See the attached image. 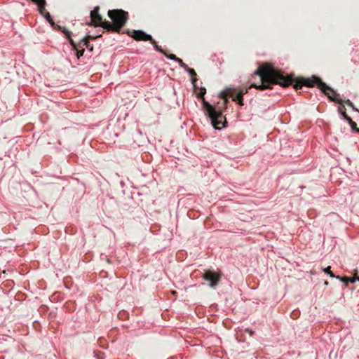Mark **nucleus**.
I'll return each mask as SVG.
<instances>
[{"mask_svg": "<svg viewBox=\"0 0 359 359\" xmlns=\"http://www.w3.org/2000/svg\"><path fill=\"white\" fill-rule=\"evenodd\" d=\"M346 120L348 122V123L350 124V126H351V129H352L353 131H355V132L359 133V128H357V124H356V123H355L354 121H353V120L351 118V117H346Z\"/></svg>", "mask_w": 359, "mask_h": 359, "instance_id": "dca6fc26", "label": "nucleus"}, {"mask_svg": "<svg viewBox=\"0 0 359 359\" xmlns=\"http://www.w3.org/2000/svg\"><path fill=\"white\" fill-rule=\"evenodd\" d=\"M79 43L81 46H82V47L85 46L90 50H93V46L90 44V41L87 40L86 39L83 38Z\"/></svg>", "mask_w": 359, "mask_h": 359, "instance_id": "f3484780", "label": "nucleus"}, {"mask_svg": "<svg viewBox=\"0 0 359 359\" xmlns=\"http://www.w3.org/2000/svg\"><path fill=\"white\" fill-rule=\"evenodd\" d=\"M338 110H339V112L343 116L344 119H346V117H349L346 114V109H345V107L344 106L343 107H339Z\"/></svg>", "mask_w": 359, "mask_h": 359, "instance_id": "aec40b11", "label": "nucleus"}, {"mask_svg": "<svg viewBox=\"0 0 359 359\" xmlns=\"http://www.w3.org/2000/svg\"><path fill=\"white\" fill-rule=\"evenodd\" d=\"M203 108L206 111V114L210 118L212 124L215 129H220L223 127L225 118L222 116V111H217L210 104L202 99Z\"/></svg>", "mask_w": 359, "mask_h": 359, "instance_id": "20e7f679", "label": "nucleus"}, {"mask_svg": "<svg viewBox=\"0 0 359 359\" xmlns=\"http://www.w3.org/2000/svg\"><path fill=\"white\" fill-rule=\"evenodd\" d=\"M166 57H168V58H169L170 60H175L177 62H178V64L180 65V67H182L184 69L188 68L187 65L185 64L182 59H180V57H177L174 54L166 55Z\"/></svg>", "mask_w": 359, "mask_h": 359, "instance_id": "f8f14e48", "label": "nucleus"}, {"mask_svg": "<svg viewBox=\"0 0 359 359\" xmlns=\"http://www.w3.org/2000/svg\"><path fill=\"white\" fill-rule=\"evenodd\" d=\"M109 18L112 20L104 22V29L108 32L120 33L121 28L125 25L128 20V12L122 9L109 10L107 13Z\"/></svg>", "mask_w": 359, "mask_h": 359, "instance_id": "7ed1b4c3", "label": "nucleus"}, {"mask_svg": "<svg viewBox=\"0 0 359 359\" xmlns=\"http://www.w3.org/2000/svg\"><path fill=\"white\" fill-rule=\"evenodd\" d=\"M127 34L136 41L152 40V36L142 30L128 31Z\"/></svg>", "mask_w": 359, "mask_h": 359, "instance_id": "6e6552de", "label": "nucleus"}, {"mask_svg": "<svg viewBox=\"0 0 359 359\" xmlns=\"http://www.w3.org/2000/svg\"><path fill=\"white\" fill-rule=\"evenodd\" d=\"M324 284H325V285H328V282H327V281H325Z\"/></svg>", "mask_w": 359, "mask_h": 359, "instance_id": "a878e982", "label": "nucleus"}, {"mask_svg": "<svg viewBox=\"0 0 359 359\" xmlns=\"http://www.w3.org/2000/svg\"><path fill=\"white\" fill-rule=\"evenodd\" d=\"M357 274H358V270L355 269L354 270V274H353L354 276H353V277H351V278L346 277V276L345 277H340V276H336V278L340 280L342 282H344L345 283V285H347L348 283H355L357 280V278H358Z\"/></svg>", "mask_w": 359, "mask_h": 359, "instance_id": "1a4fd4ad", "label": "nucleus"}, {"mask_svg": "<svg viewBox=\"0 0 359 359\" xmlns=\"http://www.w3.org/2000/svg\"><path fill=\"white\" fill-rule=\"evenodd\" d=\"M185 70L190 74L191 76V83L194 86V87L196 88V82H197V78H196V73L195 70L192 68H190L188 67V68L185 69Z\"/></svg>", "mask_w": 359, "mask_h": 359, "instance_id": "ddd939ff", "label": "nucleus"}, {"mask_svg": "<svg viewBox=\"0 0 359 359\" xmlns=\"http://www.w3.org/2000/svg\"><path fill=\"white\" fill-rule=\"evenodd\" d=\"M245 332H248V333H249V334H250V336H252V335H253V334H254V332H253L252 330H250V329H246V330H245Z\"/></svg>", "mask_w": 359, "mask_h": 359, "instance_id": "b1692460", "label": "nucleus"}, {"mask_svg": "<svg viewBox=\"0 0 359 359\" xmlns=\"http://www.w3.org/2000/svg\"><path fill=\"white\" fill-rule=\"evenodd\" d=\"M49 22L55 29H57V26H55V22H53V19H51L50 22Z\"/></svg>", "mask_w": 359, "mask_h": 359, "instance_id": "393cba45", "label": "nucleus"}, {"mask_svg": "<svg viewBox=\"0 0 359 359\" xmlns=\"http://www.w3.org/2000/svg\"><path fill=\"white\" fill-rule=\"evenodd\" d=\"M292 82H294L293 88L296 90L301 89L303 86L309 88L317 86L331 101L343 104L344 100L339 98V95L316 76H313L311 78L299 77L295 79H293Z\"/></svg>", "mask_w": 359, "mask_h": 359, "instance_id": "f03ea898", "label": "nucleus"}, {"mask_svg": "<svg viewBox=\"0 0 359 359\" xmlns=\"http://www.w3.org/2000/svg\"><path fill=\"white\" fill-rule=\"evenodd\" d=\"M30 1H32L33 3L37 4L39 11L41 15H43L46 12V8H45V6H46V3L45 0H30Z\"/></svg>", "mask_w": 359, "mask_h": 359, "instance_id": "9b49d317", "label": "nucleus"}, {"mask_svg": "<svg viewBox=\"0 0 359 359\" xmlns=\"http://www.w3.org/2000/svg\"><path fill=\"white\" fill-rule=\"evenodd\" d=\"M220 97L224 100V104H226L228 97H231L233 102H236L240 106H243V95L238 88H228L220 93Z\"/></svg>", "mask_w": 359, "mask_h": 359, "instance_id": "39448f33", "label": "nucleus"}, {"mask_svg": "<svg viewBox=\"0 0 359 359\" xmlns=\"http://www.w3.org/2000/svg\"><path fill=\"white\" fill-rule=\"evenodd\" d=\"M101 36H102L101 34L97 35V36L87 35L84 38L86 39L87 40L90 41V40H93V39H97L98 37H100Z\"/></svg>", "mask_w": 359, "mask_h": 359, "instance_id": "4be33fe9", "label": "nucleus"}, {"mask_svg": "<svg viewBox=\"0 0 359 359\" xmlns=\"http://www.w3.org/2000/svg\"><path fill=\"white\" fill-rule=\"evenodd\" d=\"M154 46V48H155L156 50L163 53L165 57H166V55H169L168 53H166V51H165L164 50H163L161 48V46H159L156 41L152 38V40H149Z\"/></svg>", "mask_w": 359, "mask_h": 359, "instance_id": "2eb2a0df", "label": "nucleus"}, {"mask_svg": "<svg viewBox=\"0 0 359 359\" xmlns=\"http://www.w3.org/2000/svg\"><path fill=\"white\" fill-rule=\"evenodd\" d=\"M343 104H346L348 107H351L353 109H354L355 111H358V109L355 108V107H354L353 104L352 103V102H351L349 100H344Z\"/></svg>", "mask_w": 359, "mask_h": 359, "instance_id": "412c9836", "label": "nucleus"}, {"mask_svg": "<svg viewBox=\"0 0 359 359\" xmlns=\"http://www.w3.org/2000/svg\"><path fill=\"white\" fill-rule=\"evenodd\" d=\"M70 43L73 46V48L76 50V57L79 59L81 56L83 55L85 51L84 48H82V46H81L80 43H75L73 39H70Z\"/></svg>", "mask_w": 359, "mask_h": 359, "instance_id": "9d476101", "label": "nucleus"}, {"mask_svg": "<svg viewBox=\"0 0 359 359\" xmlns=\"http://www.w3.org/2000/svg\"><path fill=\"white\" fill-rule=\"evenodd\" d=\"M172 294H176V291H172Z\"/></svg>", "mask_w": 359, "mask_h": 359, "instance_id": "bb28decb", "label": "nucleus"}, {"mask_svg": "<svg viewBox=\"0 0 359 359\" xmlns=\"http://www.w3.org/2000/svg\"><path fill=\"white\" fill-rule=\"evenodd\" d=\"M57 29L61 31L66 36V37L69 39V41L70 42V39H72L71 38V34L72 33H71L70 31H69L65 27H62V26H60V25H57Z\"/></svg>", "mask_w": 359, "mask_h": 359, "instance_id": "4468645a", "label": "nucleus"}, {"mask_svg": "<svg viewBox=\"0 0 359 359\" xmlns=\"http://www.w3.org/2000/svg\"><path fill=\"white\" fill-rule=\"evenodd\" d=\"M323 271L327 274L330 275L332 278H336L337 276H335L332 271H331V267L329 266L323 269Z\"/></svg>", "mask_w": 359, "mask_h": 359, "instance_id": "6ab92c4d", "label": "nucleus"}, {"mask_svg": "<svg viewBox=\"0 0 359 359\" xmlns=\"http://www.w3.org/2000/svg\"><path fill=\"white\" fill-rule=\"evenodd\" d=\"M99 6L95 7L94 9L90 11V22L88 23V25L94 27H102L104 28V22L106 20H102V17L99 13Z\"/></svg>", "mask_w": 359, "mask_h": 359, "instance_id": "0eeeda50", "label": "nucleus"}, {"mask_svg": "<svg viewBox=\"0 0 359 359\" xmlns=\"http://www.w3.org/2000/svg\"><path fill=\"white\" fill-rule=\"evenodd\" d=\"M43 15L45 17V18H46L48 22H50V20H51V19H52V18H51V16H50V13H49L48 11H46V12Z\"/></svg>", "mask_w": 359, "mask_h": 359, "instance_id": "5701e85b", "label": "nucleus"}, {"mask_svg": "<svg viewBox=\"0 0 359 359\" xmlns=\"http://www.w3.org/2000/svg\"><path fill=\"white\" fill-rule=\"evenodd\" d=\"M260 78V84L252 83L248 88H238V91L243 95L248 93L250 88H256L259 90L271 89L272 86L279 84L283 87H287L292 84L293 78L290 75L285 76L281 71L275 69L271 65L265 63L260 66L253 74Z\"/></svg>", "mask_w": 359, "mask_h": 359, "instance_id": "f257e3e1", "label": "nucleus"}, {"mask_svg": "<svg viewBox=\"0 0 359 359\" xmlns=\"http://www.w3.org/2000/svg\"><path fill=\"white\" fill-rule=\"evenodd\" d=\"M202 277L204 280L209 282V285L211 287H215L221 279L222 274L219 272L205 270Z\"/></svg>", "mask_w": 359, "mask_h": 359, "instance_id": "423d86ee", "label": "nucleus"}, {"mask_svg": "<svg viewBox=\"0 0 359 359\" xmlns=\"http://www.w3.org/2000/svg\"><path fill=\"white\" fill-rule=\"evenodd\" d=\"M205 93H206V89L205 88H201L199 89L198 93L197 94V97L198 98L203 99Z\"/></svg>", "mask_w": 359, "mask_h": 359, "instance_id": "a211bd4d", "label": "nucleus"}, {"mask_svg": "<svg viewBox=\"0 0 359 359\" xmlns=\"http://www.w3.org/2000/svg\"><path fill=\"white\" fill-rule=\"evenodd\" d=\"M357 280H359V277H358Z\"/></svg>", "mask_w": 359, "mask_h": 359, "instance_id": "cd10ccee", "label": "nucleus"}]
</instances>
